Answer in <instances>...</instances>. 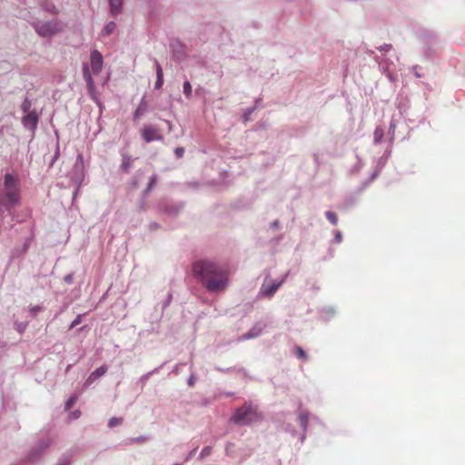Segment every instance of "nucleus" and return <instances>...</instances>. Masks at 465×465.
I'll use <instances>...</instances> for the list:
<instances>
[{
	"mask_svg": "<svg viewBox=\"0 0 465 465\" xmlns=\"http://www.w3.org/2000/svg\"><path fill=\"white\" fill-rule=\"evenodd\" d=\"M35 29L39 35L49 37L62 32L64 24L57 19L45 23L38 22L35 24Z\"/></svg>",
	"mask_w": 465,
	"mask_h": 465,
	"instance_id": "5",
	"label": "nucleus"
},
{
	"mask_svg": "<svg viewBox=\"0 0 465 465\" xmlns=\"http://www.w3.org/2000/svg\"><path fill=\"white\" fill-rule=\"evenodd\" d=\"M104 65L103 56L101 53L97 50H94L90 55V65L84 64L83 65V75L84 80L86 81L87 89L92 97L94 96L95 86L94 82L92 77V73L94 74H99L102 72Z\"/></svg>",
	"mask_w": 465,
	"mask_h": 465,
	"instance_id": "3",
	"label": "nucleus"
},
{
	"mask_svg": "<svg viewBox=\"0 0 465 465\" xmlns=\"http://www.w3.org/2000/svg\"><path fill=\"white\" fill-rule=\"evenodd\" d=\"M308 419H309V415H308V412H301L300 415H299V420H300V424L301 426L306 430L307 428V425H308Z\"/></svg>",
	"mask_w": 465,
	"mask_h": 465,
	"instance_id": "15",
	"label": "nucleus"
},
{
	"mask_svg": "<svg viewBox=\"0 0 465 465\" xmlns=\"http://www.w3.org/2000/svg\"><path fill=\"white\" fill-rule=\"evenodd\" d=\"M39 311H41V307L39 306H34L30 308V312L33 313L34 316H35Z\"/></svg>",
	"mask_w": 465,
	"mask_h": 465,
	"instance_id": "26",
	"label": "nucleus"
},
{
	"mask_svg": "<svg viewBox=\"0 0 465 465\" xmlns=\"http://www.w3.org/2000/svg\"><path fill=\"white\" fill-rule=\"evenodd\" d=\"M156 182V176H153L151 179H150V183L148 184V188H152L153 186V184L155 183Z\"/></svg>",
	"mask_w": 465,
	"mask_h": 465,
	"instance_id": "29",
	"label": "nucleus"
},
{
	"mask_svg": "<svg viewBox=\"0 0 465 465\" xmlns=\"http://www.w3.org/2000/svg\"><path fill=\"white\" fill-rule=\"evenodd\" d=\"M183 94L187 98L192 96V85L188 81L183 83Z\"/></svg>",
	"mask_w": 465,
	"mask_h": 465,
	"instance_id": "16",
	"label": "nucleus"
},
{
	"mask_svg": "<svg viewBox=\"0 0 465 465\" xmlns=\"http://www.w3.org/2000/svg\"><path fill=\"white\" fill-rule=\"evenodd\" d=\"M123 423V418H112L109 420L108 426L110 428H114L115 426L121 425Z\"/></svg>",
	"mask_w": 465,
	"mask_h": 465,
	"instance_id": "17",
	"label": "nucleus"
},
{
	"mask_svg": "<svg viewBox=\"0 0 465 465\" xmlns=\"http://www.w3.org/2000/svg\"><path fill=\"white\" fill-rule=\"evenodd\" d=\"M325 216L331 224L336 225L338 223V216L335 213L328 211L325 213Z\"/></svg>",
	"mask_w": 465,
	"mask_h": 465,
	"instance_id": "14",
	"label": "nucleus"
},
{
	"mask_svg": "<svg viewBox=\"0 0 465 465\" xmlns=\"http://www.w3.org/2000/svg\"><path fill=\"white\" fill-rule=\"evenodd\" d=\"M145 111H146V104L144 102H142L134 114V119H138L141 115H143L144 114Z\"/></svg>",
	"mask_w": 465,
	"mask_h": 465,
	"instance_id": "13",
	"label": "nucleus"
},
{
	"mask_svg": "<svg viewBox=\"0 0 465 465\" xmlns=\"http://www.w3.org/2000/svg\"><path fill=\"white\" fill-rule=\"evenodd\" d=\"M116 25L114 22L108 23L104 29L102 30V34L104 36L110 35L115 29Z\"/></svg>",
	"mask_w": 465,
	"mask_h": 465,
	"instance_id": "12",
	"label": "nucleus"
},
{
	"mask_svg": "<svg viewBox=\"0 0 465 465\" xmlns=\"http://www.w3.org/2000/svg\"><path fill=\"white\" fill-rule=\"evenodd\" d=\"M155 70L157 78H163V69L157 61H155Z\"/></svg>",
	"mask_w": 465,
	"mask_h": 465,
	"instance_id": "20",
	"label": "nucleus"
},
{
	"mask_svg": "<svg viewBox=\"0 0 465 465\" xmlns=\"http://www.w3.org/2000/svg\"><path fill=\"white\" fill-rule=\"evenodd\" d=\"M295 355L298 357V358H301V359H306V353L305 351H303L302 348L301 347H296L295 348Z\"/></svg>",
	"mask_w": 465,
	"mask_h": 465,
	"instance_id": "19",
	"label": "nucleus"
},
{
	"mask_svg": "<svg viewBox=\"0 0 465 465\" xmlns=\"http://www.w3.org/2000/svg\"><path fill=\"white\" fill-rule=\"evenodd\" d=\"M22 122L25 127L35 130L38 124V115L36 112H29L25 116H24Z\"/></svg>",
	"mask_w": 465,
	"mask_h": 465,
	"instance_id": "8",
	"label": "nucleus"
},
{
	"mask_svg": "<svg viewBox=\"0 0 465 465\" xmlns=\"http://www.w3.org/2000/svg\"><path fill=\"white\" fill-rule=\"evenodd\" d=\"M109 2L112 14L117 15L122 8L123 0H109Z\"/></svg>",
	"mask_w": 465,
	"mask_h": 465,
	"instance_id": "10",
	"label": "nucleus"
},
{
	"mask_svg": "<svg viewBox=\"0 0 465 465\" xmlns=\"http://www.w3.org/2000/svg\"><path fill=\"white\" fill-rule=\"evenodd\" d=\"M163 84V78H157L154 87H155V89H160V88H162Z\"/></svg>",
	"mask_w": 465,
	"mask_h": 465,
	"instance_id": "25",
	"label": "nucleus"
},
{
	"mask_svg": "<svg viewBox=\"0 0 465 465\" xmlns=\"http://www.w3.org/2000/svg\"><path fill=\"white\" fill-rule=\"evenodd\" d=\"M25 328H26V325H25V324H23V323H16V324H15V329H16V331H17L19 333L24 332V331L25 330Z\"/></svg>",
	"mask_w": 465,
	"mask_h": 465,
	"instance_id": "23",
	"label": "nucleus"
},
{
	"mask_svg": "<svg viewBox=\"0 0 465 465\" xmlns=\"http://www.w3.org/2000/svg\"><path fill=\"white\" fill-rule=\"evenodd\" d=\"M31 105H32V104H31L30 100H29L28 98H25V99L24 100L23 104H22V110H23L24 112H28V113H29V112H31V111H30Z\"/></svg>",
	"mask_w": 465,
	"mask_h": 465,
	"instance_id": "18",
	"label": "nucleus"
},
{
	"mask_svg": "<svg viewBox=\"0 0 465 465\" xmlns=\"http://www.w3.org/2000/svg\"><path fill=\"white\" fill-rule=\"evenodd\" d=\"M341 240H342L341 232H337L336 234H335V241L337 242H341Z\"/></svg>",
	"mask_w": 465,
	"mask_h": 465,
	"instance_id": "28",
	"label": "nucleus"
},
{
	"mask_svg": "<svg viewBox=\"0 0 465 465\" xmlns=\"http://www.w3.org/2000/svg\"><path fill=\"white\" fill-rule=\"evenodd\" d=\"M131 166H132L131 156L126 155V154L123 155L122 164H121V169L123 170V172L128 173Z\"/></svg>",
	"mask_w": 465,
	"mask_h": 465,
	"instance_id": "11",
	"label": "nucleus"
},
{
	"mask_svg": "<svg viewBox=\"0 0 465 465\" xmlns=\"http://www.w3.org/2000/svg\"><path fill=\"white\" fill-rule=\"evenodd\" d=\"M19 181L11 173H5L0 187V209L10 212L20 203Z\"/></svg>",
	"mask_w": 465,
	"mask_h": 465,
	"instance_id": "2",
	"label": "nucleus"
},
{
	"mask_svg": "<svg viewBox=\"0 0 465 465\" xmlns=\"http://www.w3.org/2000/svg\"><path fill=\"white\" fill-rule=\"evenodd\" d=\"M244 119H245V121H248V116L246 114H244Z\"/></svg>",
	"mask_w": 465,
	"mask_h": 465,
	"instance_id": "32",
	"label": "nucleus"
},
{
	"mask_svg": "<svg viewBox=\"0 0 465 465\" xmlns=\"http://www.w3.org/2000/svg\"><path fill=\"white\" fill-rule=\"evenodd\" d=\"M106 371H107L106 366H101V367L97 368L95 371H94L89 375V377L85 381L84 386L91 385L96 379H98L101 376H104L106 373Z\"/></svg>",
	"mask_w": 465,
	"mask_h": 465,
	"instance_id": "9",
	"label": "nucleus"
},
{
	"mask_svg": "<svg viewBox=\"0 0 465 465\" xmlns=\"http://www.w3.org/2000/svg\"><path fill=\"white\" fill-rule=\"evenodd\" d=\"M283 282L284 279L278 282H264L260 289L259 295L262 297L272 298L274 295V293L278 291V289L281 287Z\"/></svg>",
	"mask_w": 465,
	"mask_h": 465,
	"instance_id": "6",
	"label": "nucleus"
},
{
	"mask_svg": "<svg viewBox=\"0 0 465 465\" xmlns=\"http://www.w3.org/2000/svg\"><path fill=\"white\" fill-rule=\"evenodd\" d=\"M79 415H80V412H79V411H77V412H74V413H73V418H74V419H76V418H78V417H79Z\"/></svg>",
	"mask_w": 465,
	"mask_h": 465,
	"instance_id": "31",
	"label": "nucleus"
},
{
	"mask_svg": "<svg viewBox=\"0 0 465 465\" xmlns=\"http://www.w3.org/2000/svg\"><path fill=\"white\" fill-rule=\"evenodd\" d=\"M273 226H278V222L277 221L273 223Z\"/></svg>",
	"mask_w": 465,
	"mask_h": 465,
	"instance_id": "33",
	"label": "nucleus"
},
{
	"mask_svg": "<svg viewBox=\"0 0 465 465\" xmlns=\"http://www.w3.org/2000/svg\"><path fill=\"white\" fill-rule=\"evenodd\" d=\"M82 322V315L79 314L76 316V318L72 322V323L70 324L69 328L70 329H73L74 328L75 326H77L78 324H80Z\"/></svg>",
	"mask_w": 465,
	"mask_h": 465,
	"instance_id": "21",
	"label": "nucleus"
},
{
	"mask_svg": "<svg viewBox=\"0 0 465 465\" xmlns=\"http://www.w3.org/2000/svg\"><path fill=\"white\" fill-rule=\"evenodd\" d=\"M76 399L74 397H70L67 401L65 402V408L66 410H69L73 407V405L74 404Z\"/></svg>",
	"mask_w": 465,
	"mask_h": 465,
	"instance_id": "22",
	"label": "nucleus"
},
{
	"mask_svg": "<svg viewBox=\"0 0 465 465\" xmlns=\"http://www.w3.org/2000/svg\"><path fill=\"white\" fill-rule=\"evenodd\" d=\"M259 419L260 414L256 408L249 403H245L243 406L237 409L232 417V420L236 424H250Z\"/></svg>",
	"mask_w": 465,
	"mask_h": 465,
	"instance_id": "4",
	"label": "nucleus"
},
{
	"mask_svg": "<svg viewBox=\"0 0 465 465\" xmlns=\"http://www.w3.org/2000/svg\"><path fill=\"white\" fill-rule=\"evenodd\" d=\"M73 275L72 274H68L66 276H64V282L67 283V284H71L73 282Z\"/></svg>",
	"mask_w": 465,
	"mask_h": 465,
	"instance_id": "27",
	"label": "nucleus"
},
{
	"mask_svg": "<svg viewBox=\"0 0 465 465\" xmlns=\"http://www.w3.org/2000/svg\"><path fill=\"white\" fill-rule=\"evenodd\" d=\"M391 48V45H384L383 46L379 47L381 51H389Z\"/></svg>",
	"mask_w": 465,
	"mask_h": 465,
	"instance_id": "30",
	"label": "nucleus"
},
{
	"mask_svg": "<svg viewBox=\"0 0 465 465\" xmlns=\"http://www.w3.org/2000/svg\"><path fill=\"white\" fill-rule=\"evenodd\" d=\"M193 273L209 292H222L229 285V271L211 261L195 262Z\"/></svg>",
	"mask_w": 465,
	"mask_h": 465,
	"instance_id": "1",
	"label": "nucleus"
},
{
	"mask_svg": "<svg viewBox=\"0 0 465 465\" xmlns=\"http://www.w3.org/2000/svg\"><path fill=\"white\" fill-rule=\"evenodd\" d=\"M142 137L146 143L163 139L162 135L159 134L158 129L153 126H144L142 130Z\"/></svg>",
	"mask_w": 465,
	"mask_h": 465,
	"instance_id": "7",
	"label": "nucleus"
},
{
	"mask_svg": "<svg viewBox=\"0 0 465 465\" xmlns=\"http://www.w3.org/2000/svg\"><path fill=\"white\" fill-rule=\"evenodd\" d=\"M174 153L178 158H181L184 153V149L183 147H177Z\"/></svg>",
	"mask_w": 465,
	"mask_h": 465,
	"instance_id": "24",
	"label": "nucleus"
}]
</instances>
